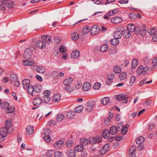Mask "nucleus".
<instances>
[{
	"label": "nucleus",
	"mask_w": 157,
	"mask_h": 157,
	"mask_svg": "<svg viewBox=\"0 0 157 157\" xmlns=\"http://www.w3.org/2000/svg\"><path fill=\"white\" fill-rule=\"evenodd\" d=\"M9 103L7 101H4L1 104V107L3 109H5V111L7 113H11L13 112L14 108L13 106H9Z\"/></svg>",
	"instance_id": "1"
},
{
	"label": "nucleus",
	"mask_w": 157,
	"mask_h": 157,
	"mask_svg": "<svg viewBox=\"0 0 157 157\" xmlns=\"http://www.w3.org/2000/svg\"><path fill=\"white\" fill-rule=\"evenodd\" d=\"M8 133V129L6 128L3 127L0 129V142L4 140V137H6Z\"/></svg>",
	"instance_id": "2"
},
{
	"label": "nucleus",
	"mask_w": 157,
	"mask_h": 157,
	"mask_svg": "<svg viewBox=\"0 0 157 157\" xmlns=\"http://www.w3.org/2000/svg\"><path fill=\"white\" fill-rule=\"evenodd\" d=\"M14 6L13 2L9 0L4 5L0 6V9L2 10H6L7 9L13 8Z\"/></svg>",
	"instance_id": "3"
},
{
	"label": "nucleus",
	"mask_w": 157,
	"mask_h": 157,
	"mask_svg": "<svg viewBox=\"0 0 157 157\" xmlns=\"http://www.w3.org/2000/svg\"><path fill=\"white\" fill-rule=\"evenodd\" d=\"M128 98V96L127 95H125L124 94H122L118 95L116 97V99L117 101H120L122 100L124 103H126L128 102L127 99Z\"/></svg>",
	"instance_id": "4"
},
{
	"label": "nucleus",
	"mask_w": 157,
	"mask_h": 157,
	"mask_svg": "<svg viewBox=\"0 0 157 157\" xmlns=\"http://www.w3.org/2000/svg\"><path fill=\"white\" fill-rule=\"evenodd\" d=\"M100 30L99 26L97 25H94L90 29L91 34V35H95L99 32Z\"/></svg>",
	"instance_id": "5"
},
{
	"label": "nucleus",
	"mask_w": 157,
	"mask_h": 157,
	"mask_svg": "<svg viewBox=\"0 0 157 157\" xmlns=\"http://www.w3.org/2000/svg\"><path fill=\"white\" fill-rule=\"evenodd\" d=\"M44 131L45 132H47L44 133L45 135L44 137V139L46 142L49 143L51 140V137L50 136L51 133V130L48 129L47 130H45Z\"/></svg>",
	"instance_id": "6"
},
{
	"label": "nucleus",
	"mask_w": 157,
	"mask_h": 157,
	"mask_svg": "<svg viewBox=\"0 0 157 157\" xmlns=\"http://www.w3.org/2000/svg\"><path fill=\"white\" fill-rule=\"evenodd\" d=\"M149 69L148 67H144L143 66H140L138 68L137 73L138 75L141 74H145L146 71Z\"/></svg>",
	"instance_id": "7"
},
{
	"label": "nucleus",
	"mask_w": 157,
	"mask_h": 157,
	"mask_svg": "<svg viewBox=\"0 0 157 157\" xmlns=\"http://www.w3.org/2000/svg\"><path fill=\"white\" fill-rule=\"evenodd\" d=\"M123 30V27H121L119 30L115 31L113 33V36L114 38L120 39L121 38L122 35V31Z\"/></svg>",
	"instance_id": "8"
},
{
	"label": "nucleus",
	"mask_w": 157,
	"mask_h": 157,
	"mask_svg": "<svg viewBox=\"0 0 157 157\" xmlns=\"http://www.w3.org/2000/svg\"><path fill=\"white\" fill-rule=\"evenodd\" d=\"M33 54V50L30 48H26L24 52V56L25 58L28 59Z\"/></svg>",
	"instance_id": "9"
},
{
	"label": "nucleus",
	"mask_w": 157,
	"mask_h": 157,
	"mask_svg": "<svg viewBox=\"0 0 157 157\" xmlns=\"http://www.w3.org/2000/svg\"><path fill=\"white\" fill-rule=\"evenodd\" d=\"M110 147L109 144L105 145L101 149L100 154L101 155H104L109 150Z\"/></svg>",
	"instance_id": "10"
},
{
	"label": "nucleus",
	"mask_w": 157,
	"mask_h": 157,
	"mask_svg": "<svg viewBox=\"0 0 157 157\" xmlns=\"http://www.w3.org/2000/svg\"><path fill=\"white\" fill-rule=\"evenodd\" d=\"M42 102V99L39 97H37L34 99L33 103L34 105L38 106L41 105Z\"/></svg>",
	"instance_id": "11"
},
{
	"label": "nucleus",
	"mask_w": 157,
	"mask_h": 157,
	"mask_svg": "<svg viewBox=\"0 0 157 157\" xmlns=\"http://www.w3.org/2000/svg\"><path fill=\"white\" fill-rule=\"evenodd\" d=\"M94 105V104L92 102H88L87 103L86 107L85 108L86 111L87 112L91 111L93 110Z\"/></svg>",
	"instance_id": "12"
},
{
	"label": "nucleus",
	"mask_w": 157,
	"mask_h": 157,
	"mask_svg": "<svg viewBox=\"0 0 157 157\" xmlns=\"http://www.w3.org/2000/svg\"><path fill=\"white\" fill-rule=\"evenodd\" d=\"M41 38L42 40L45 43H49L52 41L51 37L49 36L44 35L41 36Z\"/></svg>",
	"instance_id": "13"
},
{
	"label": "nucleus",
	"mask_w": 157,
	"mask_h": 157,
	"mask_svg": "<svg viewBox=\"0 0 157 157\" xmlns=\"http://www.w3.org/2000/svg\"><path fill=\"white\" fill-rule=\"evenodd\" d=\"M36 46L40 48L43 49L46 46V43L44 41L40 40H38L36 42Z\"/></svg>",
	"instance_id": "14"
},
{
	"label": "nucleus",
	"mask_w": 157,
	"mask_h": 157,
	"mask_svg": "<svg viewBox=\"0 0 157 157\" xmlns=\"http://www.w3.org/2000/svg\"><path fill=\"white\" fill-rule=\"evenodd\" d=\"M122 35L125 38L128 39L131 36V32L128 30H124L123 27V30L122 31Z\"/></svg>",
	"instance_id": "15"
},
{
	"label": "nucleus",
	"mask_w": 157,
	"mask_h": 157,
	"mask_svg": "<svg viewBox=\"0 0 157 157\" xmlns=\"http://www.w3.org/2000/svg\"><path fill=\"white\" fill-rule=\"evenodd\" d=\"M122 21V19L120 17H116L112 18L111 21L114 24H118Z\"/></svg>",
	"instance_id": "16"
},
{
	"label": "nucleus",
	"mask_w": 157,
	"mask_h": 157,
	"mask_svg": "<svg viewBox=\"0 0 157 157\" xmlns=\"http://www.w3.org/2000/svg\"><path fill=\"white\" fill-rule=\"evenodd\" d=\"M75 151L74 150L68 149L67 150L66 153L67 156L69 157H75L76 155Z\"/></svg>",
	"instance_id": "17"
},
{
	"label": "nucleus",
	"mask_w": 157,
	"mask_h": 157,
	"mask_svg": "<svg viewBox=\"0 0 157 157\" xmlns=\"http://www.w3.org/2000/svg\"><path fill=\"white\" fill-rule=\"evenodd\" d=\"M36 67V71L39 73H43L46 71L45 67L43 66H37Z\"/></svg>",
	"instance_id": "18"
},
{
	"label": "nucleus",
	"mask_w": 157,
	"mask_h": 157,
	"mask_svg": "<svg viewBox=\"0 0 157 157\" xmlns=\"http://www.w3.org/2000/svg\"><path fill=\"white\" fill-rule=\"evenodd\" d=\"M30 83V81L28 79H24L22 82L23 87L24 89H26L29 86V84Z\"/></svg>",
	"instance_id": "19"
},
{
	"label": "nucleus",
	"mask_w": 157,
	"mask_h": 157,
	"mask_svg": "<svg viewBox=\"0 0 157 157\" xmlns=\"http://www.w3.org/2000/svg\"><path fill=\"white\" fill-rule=\"evenodd\" d=\"M64 143L62 141L59 140L56 142L54 144V146L55 148H60L63 146Z\"/></svg>",
	"instance_id": "20"
},
{
	"label": "nucleus",
	"mask_w": 157,
	"mask_h": 157,
	"mask_svg": "<svg viewBox=\"0 0 157 157\" xmlns=\"http://www.w3.org/2000/svg\"><path fill=\"white\" fill-rule=\"evenodd\" d=\"M110 132L108 129H105L103 131L102 136L105 139L108 138L110 136Z\"/></svg>",
	"instance_id": "21"
},
{
	"label": "nucleus",
	"mask_w": 157,
	"mask_h": 157,
	"mask_svg": "<svg viewBox=\"0 0 157 157\" xmlns=\"http://www.w3.org/2000/svg\"><path fill=\"white\" fill-rule=\"evenodd\" d=\"M73 79L71 78H67L63 81L64 85L67 86H69L72 82Z\"/></svg>",
	"instance_id": "22"
},
{
	"label": "nucleus",
	"mask_w": 157,
	"mask_h": 157,
	"mask_svg": "<svg viewBox=\"0 0 157 157\" xmlns=\"http://www.w3.org/2000/svg\"><path fill=\"white\" fill-rule=\"evenodd\" d=\"M79 51L77 50L74 51L71 54V57L74 59H76L78 58L79 56Z\"/></svg>",
	"instance_id": "23"
},
{
	"label": "nucleus",
	"mask_w": 157,
	"mask_h": 157,
	"mask_svg": "<svg viewBox=\"0 0 157 157\" xmlns=\"http://www.w3.org/2000/svg\"><path fill=\"white\" fill-rule=\"evenodd\" d=\"M110 99L108 97H105L102 98L101 100V103L104 105H107L109 102Z\"/></svg>",
	"instance_id": "24"
},
{
	"label": "nucleus",
	"mask_w": 157,
	"mask_h": 157,
	"mask_svg": "<svg viewBox=\"0 0 157 157\" xmlns=\"http://www.w3.org/2000/svg\"><path fill=\"white\" fill-rule=\"evenodd\" d=\"M61 96L59 94H54L52 97V100L55 102H58L60 100Z\"/></svg>",
	"instance_id": "25"
},
{
	"label": "nucleus",
	"mask_w": 157,
	"mask_h": 157,
	"mask_svg": "<svg viewBox=\"0 0 157 157\" xmlns=\"http://www.w3.org/2000/svg\"><path fill=\"white\" fill-rule=\"evenodd\" d=\"M26 130L27 134L28 135H31L34 132V128L32 126H28Z\"/></svg>",
	"instance_id": "26"
},
{
	"label": "nucleus",
	"mask_w": 157,
	"mask_h": 157,
	"mask_svg": "<svg viewBox=\"0 0 157 157\" xmlns=\"http://www.w3.org/2000/svg\"><path fill=\"white\" fill-rule=\"evenodd\" d=\"M91 85L90 83L86 82L84 84L82 89L85 91H87L90 89Z\"/></svg>",
	"instance_id": "27"
},
{
	"label": "nucleus",
	"mask_w": 157,
	"mask_h": 157,
	"mask_svg": "<svg viewBox=\"0 0 157 157\" xmlns=\"http://www.w3.org/2000/svg\"><path fill=\"white\" fill-rule=\"evenodd\" d=\"M80 142L81 144L83 146L84 145L86 146L89 142V141L87 139L82 138L80 140Z\"/></svg>",
	"instance_id": "28"
},
{
	"label": "nucleus",
	"mask_w": 157,
	"mask_h": 157,
	"mask_svg": "<svg viewBox=\"0 0 157 157\" xmlns=\"http://www.w3.org/2000/svg\"><path fill=\"white\" fill-rule=\"evenodd\" d=\"M109 132L112 135H115L117 132V127L115 126H112L110 128Z\"/></svg>",
	"instance_id": "29"
},
{
	"label": "nucleus",
	"mask_w": 157,
	"mask_h": 157,
	"mask_svg": "<svg viewBox=\"0 0 157 157\" xmlns=\"http://www.w3.org/2000/svg\"><path fill=\"white\" fill-rule=\"evenodd\" d=\"M144 141V138L143 136H140L137 138L136 140L137 144H142Z\"/></svg>",
	"instance_id": "30"
},
{
	"label": "nucleus",
	"mask_w": 157,
	"mask_h": 157,
	"mask_svg": "<svg viewBox=\"0 0 157 157\" xmlns=\"http://www.w3.org/2000/svg\"><path fill=\"white\" fill-rule=\"evenodd\" d=\"M135 26L133 24H130L128 25L127 30L131 33L133 32L135 30Z\"/></svg>",
	"instance_id": "31"
},
{
	"label": "nucleus",
	"mask_w": 157,
	"mask_h": 157,
	"mask_svg": "<svg viewBox=\"0 0 157 157\" xmlns=\"http://www.w3.org/2000/svg\"><path fill=\"white\" fill-rule=\"evenodd\" d=\"M34 88L35 92L36 93H39L41 91L42 86L39 84H36L34 86Z\"/></svg>",
	"instance_id": "32"
},
{
	"label": "nucleus",
	"mask_w": 157,
	"mask_h": 157,
	"mask_svg": "<svg viewBox=\"0 0 157 157\" xmlns=\"http://www.w3.org/2000/svg\"><path fill=\"white\" fill-rule=\"evenodd\" d=\"M17 76L14 74H13L10 75V80L11 82L12 83L17 81Z\"/></svg>",
	"instance_id": "33"
},
{
	"label": "nucleus",
	"mask_w": 157,
	"mask_h": 157,
	"mask_svg": "<svg viewBox=\"0 0 157 157\" xmlns=\"http://www.w3.org/2000/svg\"><path fill=\"white\" fill-rule=\"evenodd\" d=\"M84 149V147L81 144L80 145H77L74 147V150L75 151H82Z\"/></svg>",
	"instance_id": "34"
},
{
	"label": "nucleus",
	"mask_w": 157,
	"mask_h": 157,
	"mask_svg": "<svg viewBox=\"0 0 157 157\" xmlns=\"http://www.w3.org/2000/svg\"><path fill=\"white\" fill-rule=\"evenodd\" d=\"M111 44L113 45H117L119 43V41L118 39L114 38L110 40Z\"/></svg>",
	"instance_id": "35"
},
{
	"label": "nucleus",
	"mask_w": 157,
	"mask_h": 157,
	"mask_svg": "<svg viewBox=\"0 0 157 157\" xmlns=\"http://www.w3.org/2000/svg\"><path fill=\"white\" fill-rule=\"evenodd\" d=\"M75 112L74 111H70L67 113V117L68 119L71 118L75 115Z\"/></svg>",
	"instance_id": "36"
},
{
	"label": "nucleus",
	"mask_w": 157,
	"mask_h": 157,
	"mask_svg": "<svg viewBox=\"0 0 157 157\" xmlns=\"http://www.w3.org/2000/svg\"><path fill=\"white\" fill-rule=\"evenodd\" d=\"M113 71L116 74L119 73L121 71V68L119 66H115L113 68Z\"/></svg>",
	"instance_id": "37"
},
{
	"label": "nucleus",
	"mask_w": 157,
	"mask_h": 157,
	"mask_svg": "<svg viewBox=\"0 0 157 157\" xmlns=\"http://www.w3.org/2000/svg\"><path fill=\"white\" fill-rule=\"evenodd\" d=\"M28 92L29 94L33 95L34 90V87L32 85H30L28 86Z\"/></svg>",
	"instance_id": "38"
},
{
	"label": "nucleus",
	"mask_w": 157,
	"mask_h": 157,
	"mask_svg": "<svg viewBox=\"0 0 157 157\" xmlns=\"http://www.w3.org/2000/svg\"><path fill=\"white\" fill-rule=\"evenodd\" d=\"M119 78L121 80H123L125 79L127 77V74L125 72H122L119 75Z\"/></svg>",
	"instance_id": "39"
},
{
	"label": "nucleus",
	"mask_w": 157,
	"mask_h": 157,
	"mask_svg": "<svg viewBox=\"0 0 157 157\" xmlns=\"http://www.w3.org/2000/svg\"><path fill=\"white\" fill-rule=\"evenodd\" d=\"M114 74L112 73L109 74L107 75V78L109 82H111L112 80L114 78Z\"/></svg>",
	"instance_id": "40"
},
{
	"label": "nucleus",
	"mask_w": 157,
	"mask_h": 157,
	"mask_svg": "<svg viewBox=\"0 0 157 157\" xmlns=\"http://www.w3.org/2000/svg\"><path fill=\"white\" fill-rule=\"evenodd\" d=\"M152 64V67L151 69H152L151 70L153 71V69H155V66L157 65V57L154 58L153 59Z\"/></svg>",
	"instance_id": "41"
},
{
	"label": "nucleus",
	"mask_w": 157,
	"mask_h": 157,
	"mask_svg": "<svg viewBox=\"0 0 157 157\" xmlns=\"http://www.w3.org/2000/svg\"><path fill=\"white\" fill-rule=\"evenodd\" d=\"M128 127L129 125L128 124H127L123 127L121 131L122 135H124L126 134L128 130Z\"/></svg>",
	"instance_id": "42"
},
{
	"label": "nucleus",
	"mask_w": 157,
	"mask_h": 157,
	"mask_svg": "<svg viewBox=\"0 0 157 157\" xmlns=\"http://www.w3.org/2000/svg\"><path fill=\"white\" fill-rule=\"evenodd\" d=\"M90 27L89 26H86L83 28L82 32L84 34H86L89 33L90 30Z\"/></svg>",
	"instance_id": "43"
},
{
	"label": "nucleus",
	"mask_w": 157,
	"mask_h": 157,
	"mask_svg": "<svg viewBox=\"0 0 157 157\" xmlns=\"http://www.w3.org/2000/svg\"><path fill=\"white\" fill-rule=\"evenodd\" d=\"M83 106L82 105L78 106L75 109V113H79L82 111L83 109Z\"/></svg>",
	"instance_id": "44"
},
{
	"label": "nucleus",
	"mask_w": 157,
	"mask_h": 157,
	"mask_svg": "<svg viewBox=\"0 0 157 157\" xmlns=\"http://www.w3.org/2000/svg\"><path fill=\"white\" fill-rule=\"evenodd\" d=\"M94 142L95 143H99L102 140V138L101 136H97L94 139Z\"/></svg>",
	"instance_id": "45"
},
{
	"label": "nucleus",
	"mask_w": 157,
	"mask_h": 157,
	"mask_svg": "<svg viewBox=\"0 0 157 157\" xmlns=\"http://www.w3.org/2000/svg\"><path fill=\"white\" fill-rule=\"evenodd\" d=\"M108 48L107 44H103L100 48V50L102 52H105L108 50Z\"/></svg>",
	"instance_id": "46"
},
{
	"label": "nucleus",
	"mask_w": 157,
	"mask_h": 157,
	"mask_svg": "<svg viewBox=\"0 0 157 157\" xmlns=\"http://www.w3.org/2000/svg\"><path fill=\"white\" fill-rule=\"evenodd\" d=\"M79 38V36L77 33H74L71 35V38L74 40H77Z\"/></svg>",
	"instance_id": "47"
},
{
	"label": "nucleus",
	"mask_w": 157,
	"mask_h": 157,
	"mask_svg": "<svg viewBox=\"0 0 157 157\" xmlns=\"http://www.w3.org/2000/svg\"><path fill=\"white\" fill-rule=\"evenodd\" d=\"M138 61L136 59H134L132 63V67L133 68H135L138 64Z\"/></svg>",
	"instance_id": "48"
},
{
	"label": "nucleus",
	"mask_w": 157,
	"mask_h": 157,
	"mask_svg": "<svg viewBox=\"0 0 157 157\" xmlns=\"http://www.w3.org/2000/svg\"><path fill=\"white\" fill-rule=\"evenodd\" d=\"M130 19L132 20H135L137 18L136 15L134 13H130L129 14Z\"/></svg>",
	"instance_id": "49"
},
{
	"label": "nucleus",
	"mask_w": 157,
	"mask_h": 157,
	"mask_svg": "<svg viewBox=\"0 0 157 157\" xmlns=\"http://www.w3.org/2000/svg\"><path fill=\"white\" fill-rule=\"evenodd\" d=\"M51 98L49 96H44V98L42 102L43 103H48L50 100Z\"/></svg>",
	"instance_id": "50"
},
{
	"label": "nucleus",
	"mask_w": 157,
	"mask_h": 157,
	"mask_svg": "<svg viewBox=\"0 0 157 157\" xmlns=\"http://www.w3.org/2000/svg\"><path fill=\"white\" fill-rule=\"evenodd\" d=\"M101 84L99 82H96L94 85L93 88L94 89L96 90H98L101 87Z\"/></svg>",
	"instance_id": "51"
},
{
	"label": "nucleus",
	"mask_w": 157,
	"mask_h": 157,
	"mask_svg": "<svg viewBox=\"0 0 157 157\" xmlns=\"http://www.w3.org/2000/svg\"><path fill=\"white\" fill-rule=\"evenodd\" d=\"M136 151V147L134 146H131L129 149L128 152L129 154L135 153Z\"/></svg>",
	"instance_id": "52"
},
{
	"label": "nucleus",
	"mask_w": 157,
	"mask_h": 157,
	"mask_svg": "<svg viewBox=\"0 0 157 157\" xmlns=\"http://www.w3.org/2000/svg\"><path fill=\"white\" fill-rule=\"evenodd\" d=\"M64 118V115L62 114H60L57 116V119L59 121H61Z\"/></svg>",
	"instance_id": "53"
},
{
	"label": "nucleus",
	"mask_w": 157,
	"mask_h": 157,
	"mask_svg": "<svg viewBox=\"0 0 157 157\" xmlns=\"http://www.w3.org/2000/svg\"><path fill=\"white\" fill-rule=\"evenodd\" d=\"M148 32L150 35H153L155 34L156 31L154 29L151 28L148 29Z\"/></svg>",
	"instance_id": "54"
},
{
	"label": "nucleus",
	"mask_w": 157,
	"mask_h": 157,
	"mask_svg": "<svg viewBox=\"0 0 157 157\" xmlns=\"http://www.w3.org/2000/svg\"><path fill=\"white\" fill-rule=\"evenodd\" d=\"M64 89L68 92H71L73 90V88L71 86H67Z\"/></svg>",
	"instance_id": "55"
},
{
	"label": "nucleus",
	"mask_w": 157,
	"mask_h": 157,
	"mask_svg": "<svg viewBox=\"0 0 157 157\" xmlns=\"http://www.w3.org/2000/svg\"><path fill=\"white\" fill-rule=\"evenodd\" d=\"M54 151L53 150H49L46 153V155L48 157L52 156L54 154Z\"/></svg>",
	"instance_id": "56"
},
{
	"label": "nucleus",
	"mask_w": 157,
	"mask_h": 157,
	"mask_svg": "<svg viewBox=\"0 0 157 157\" xmlns=\"http://www.w3.org/2000/svg\"><path fill=\"white\" fill-rule=\"evenodd\" d=\"M66 48H65L64 46L63 45H61L59 48V50L60 52L62 53H64L66 52Z\"/></svg>",
	"instance_id": "57"
},
{
	"label": "nucleus",
	"mask_w": 157,
	"mask_h": 157,
	"mask_svg": "<svg viewBox=\"0 0 157 157\" xmlns=\"http://www.w3.org/2000/svg\"><path fill=\"white\" fill-rule=\"evenodd\" d=\"M52 76L54 78L59 77V73L56 71H53L52 72Z\"/></svg>",
	"instance_id": "58"
},
{
	"label": "nucleus",
	"mask_w": 157,
	"mask_h": 157,
	"mask_svg": "<svg viewBox=\"0 0 157 157\" xmlns=\"http://www.w3.org/2000/svg\"><path fill=\"white\" fill-rule=\"evenodd\" d=\"M63 156V154L62 152L57 151L55 153V157H62Z\"/></svg>",
	"instance_id": "59"
},
{
	"label": "nucleus",
	"mask_w": 157,
	"mask_h": 157,
	"mask_svg": "<svg viewBox=\"0 0 157 157\" xmlns=\"http://www.w3.org/2000/svg\"><path fill=\"white\" fill-rule=\"evenodd\" d=\"M111 122V121L109 118H107L105 119L104 121L105 124L106 125H109Z\"/></svg>",
	"instance_id": "60"
},
{
	"label": "nucleus",
	"mask_w": 157,
	"mask_h": 157,
	"mask_svg": "<svg viewBox=\"0 0 157 157\" xmlns=\"http://www.w3.org/2000/svg\"><path fill=\"white\" fill-rule=\"evenodd\" d=\"M51 92L49 90H46L44 92V95L45 96H49Z\"/></svg>",
	"instance_id": "61"
},
{
	"label": "nucleus",
	"mask_w": 157,
	"mask_h": 157,
	"mask_svg": "<svg viewBox=\"0 0 157 157\" xmlns=\"http://www.w3.org/2000/svg\"><path fill=\"white\" fill-rule=\"evenodd\" d=\"M10 122L9 121H7L5 123V128H6L7 129H9L10 128Z\"/></svg>",
	"instance_id": "62"
},
{
	"label": "nucleus",
	"mask_w": 157,
	"mask_h": 157,
	"mask_svg": "<svg viewBox=\"0 0 157 157\" xmlns=\"http://www.w3.org/2000/svg\"><path fill=\"white\" fill-rule=\"evenodd\" d=\"M73 142L72 141L69 140L67 141L66 142V145L68 147H71L73 145Z\"/></svg>",
	"instance_id": "63"
},
{
	"label": "nucleus",
	"mask_w": 157,
	"mask_h": 157,
	"mask_svg": "<svg viewBox=\"0 0 157 157\" xmlns=\"http://www.w3.org/2000/svg\"><path fill=\"white\" fill-rule=\"evenodd\" d=\"M61 41V38L58 37H56L55 38V41L57 44L60 43Z\"/></svg>",
	"instance_id": "64"
}]
</instances>
